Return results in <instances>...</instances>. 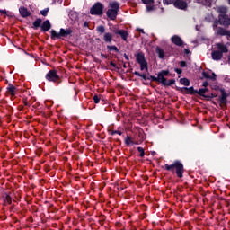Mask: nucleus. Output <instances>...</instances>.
<instances>
[{"mask_svg":"<svg viewBox=\"0 0 230 230\" xmlns=\"http://www.w3.org/2000/svg\"><path fill=\"white\" fill-rule=\"evenodd\" d=\"M164 4H172L174 0H163Z\"/></svg>","mask_w":230,"mask_h":230,"instance_id":"obj_32","label":"nucleus"},{"mask_svg":"<svg viewBox=\"0 0 230 230\" xmlns=\"http://www.w3.org/2000/svg\"><path fill=\"white\" fill-rule=\"evenodd\" d=\"M227 97H228L227 93H226V91H221V96L219 98L220 103H222L223 105H226L227 103Z\"/></svg>","mask_w":230,"mask_h":230,"instance_id":"obj_13","label":"nucleus"},{"mask_svg":"<svg viewBox=\"0 0 230 230\" xmlns=\"http://www.w3.org/2000/svg\"><path fill=\"white\" fill-rule=\"evenodd\" d=\"M172 42H173V44L176 46H183V40L178 35L172 37Z\"/></svg>","mask_w":230,"mask_h":230,"instance_id":"obj_12","label":"nucleus"},{"mask_svg":"<svg viewBox=\"0 0 230 230\" xmlns=\"http://www.w3.org/2000/svg\"><path fill=\"white\" fill-rule=\"evenodd\" d=\"M138 152H140V157H144L145 155V150L142 148V146L137 147Z\"/></svg>","mask_w":230,"mask_h":230,"instance_id":"obj_30","label":"nucleus"},{"mask_svg":"<svg viewBox=\"0 0 230 230\" xmlns=\"http://www.w3.org/2000/svg\"><path fill=\"white\" fill-rule=\"evenodd\" d=\"M49 12V7H47V9H42L40 11V13H41V15H43V17H47Z\"/></svg>","mask_w":230,"mask_h":230,"instance_id":"obj_27","label":"nucleus"},{"mask_svg":"<svg viewBox=\"0 0 230 230\" xmlns=\"http://www.w3.org/2000/svg\"><path fill=\"white\" fill-rule=\"evenodd\" d=\"M203 76H205V78H210L211 80H216L217 78V75L215 73H212V76L208 73H203Z\"/></svg>","mask_w":230,"mask_h":230,"instance_id":"obj_23","label":"nucleus"},{"mask_svg":"<svg viewBox=\"0 0 230 230\" xmlns=\"http://www.w3.org/2000/svg\"><path fill=\"white\" fill-rule=\"evenodd\" d=\"M180 66H181V67H186V62H181V63H180Z\"/></svg>","mask_w":230,"mask_h":230,"instance_id":"obj_39","label":"nucleus"},{"mask_svg":"<svg viewBox=\"0 0 230 230\" xmlns=\"http://www.w3.org/2000/svg\"><path fill=\"white\" fill-rule=\"evenodd\" d=\"M142 33H144V30H141Z\"/></svg>","mask_w":230,"mask_h":230,"instance_id":"obj_50","label":"nucleus"},{"mask_svg":"<svg viewBox=\"0 0 230 230\" xmlns=\"http://www.w3.org/2000/svg\"><path fill=\"white\" fill-rule=\"evenodd\" d=\"M142 3H144V4H153L154 0H142Z\"/></svg>","mask_w":230,"mask_h":230,"instance_id":"obj_33","label":"nucleus"},{"mask_svg":"<svg viewBox=\"0 0 230 230\" xmlns=\"http://www.w3.org/2000/svg\"><path fill=\"white\" fill-rule=\"evenodd\" d=\"M216 46L217 49L212 51L211 58L213 60L219 61L222 60L224 53H228L229 49L225 44H216Z\"/></svg>","mask_w":230,"mask_h":230,"instance_id":"obj_1","label":"nucleus"},{"mask_svg":"<svg viewBox=\"0 0 230 230\" xmlns=\"http://www.w3.org/2000/svg\"><path fill=\"white\" fill-rule=\"evenodd\" d=\"M185 90L188 93H190V94H194L195 93H197V91H195L194 87H189V89L186 87Z\"/></svg>","mask_w":230,"mask_h":230,"instance_id":"obj_29","label":"nucleus"},{"mask_svg":"<svg viewBox=\"0 0 230 230\" xmlns=\"http://www.w3.org/2000/svg\"><path fill=\"white\" fill-rule=\"evenodd\" d=\"M180 84H181V85H185V91H187L186 87L188 89V86L190 85V82L188 78H181L180 79Z\"/></svg>","mask_w":230,"mask_h":230,"instance_id":"obj_20","label":"nucleus"},{"mask_svg":"<svg viewBox=\"0 0 230 230\" xmlns=\"http://www.w3.org/2000/svg\"><path fill=\"white\" fill-rule=\"evenodd\" d=\"M137 62L140 65L141 71H148V65L145 58V55L143 53H138L136 55Z\"/></svg>","mask_w":230,"mask_h":230,"instance_id":"obj_6","label":"nucleus"},{"mask_svg":"<svg viewBox=\"0 0 230 230\" xmlns=\"http://www.w3.org/2000/svg\"><path fill=\"white\" fill-rule=\"evenodd\" d=\"M199 4H204V6H211L212 0H197Z\"/></svg>","mask_w":230,"mask_h":230,"instance_id":"obj_19","label":"nucleus"},{"mask_svg":"<svg viewBox=\"0 0 230 230\" xmlns=\"http://www.w3.org/2000/svg\"><path fill=\"white\" fill-rule=\"evenodd\" d=\"M217 12H218L220 15H225V13H227V7H225V5H219V7H217Z\"/></svg>","mask_w":230,"mask_h":230,"instance_id":"obj_17","label":"nucleus"},{"mask_svg":"<svg viewBox=\"0 0 230 230\" xmlns=\"http://www.w3.org/2000/svg\"><path fill=\"white\" fill-rule=\"evenodd\" d=\"M6 200H7V202H9V203H11V202H12V199H11V197H10L9 195H7V197H6Z\"/></svg>","mask_w":230,"mask_h":230,"instance_id":"obj_38","label":"nucleus"},{"mask_svg":"<svg viewBox=\"0 0 230 230\" xmlns=\"http://www.w3.org/2000/svg\"><path fill=\"white\" fill-rule=\"evenodd\" d=\"M134 75H136V76H141L140 73H138L137 71H135Z\"/></svg>","mask_w":230,"mask_h":230,"instance_id":"obj_41","label":"nucleus"},{"mask_svg":"<svg viewBox=\"0 0 230 230\" xmlns=\"http://www.w3.org/2000/svg\"><path fill=\"white\" fill-rule=\"evenodd\" d=\"M17 92L16 87H14V85H12V84H9L8 87H7V93H9V94H11V96H15Z\"/></svg>","mask_w":230,"mask_h":230,"instance_id":"obj_16","label":"nucleus"},{"mask_svg":"<svg viewBox=\"0 0 230 230\" xmlns=\"http://www.w3.org/2000/svg\"><path fill=\"white\" fill-rule=\"evenodd\" d=\"M141 78H144V80H146V75H141Z\"/></svg>","mask_w":230,"mask_h":230,"instance_id":"obj_44","label":"nucleus"},{"mask_svg":"<svg viewBox=\"0 0 230 230\" xmlns=\"http://www.w3.org/2000/svg\"><path fill=\"white\" fill-rule=\"evenodd\" d=\"M97 31H99V33H105V27L104 26H99L97 28Z\"/></svg>","mask_w":230,"mask_h":230,"instance_id":"obj_31","label":"nucleus"},{"mask_svg":"<svg viewBox=\"0 0 230 230\" xmlns=\"http://www.w3.org/2000/svg\"><path fill=\"white\" fill-rule=\"evenodd\" d=\"M93 102H94V103H100L99 96H97V95L93 96Z\"/></svg>","mask_w":230,"mask_h":230,"instance_id":"obj_34","label":"nucleus"},{"mask_svg":"<svg viewBox=\"0 0 230 230\" xmlns=\"http://www.w3.org/2000/svg\"><path fill=\"white\" fill-rule=\"evenodd\" d=\"M1 13H6V11H4L3 9V11H1Z\"/></svg>","mask_w":230,"mask_h":230,"instance_id":"obj_47","label":"nucleus"},{"mask_svg":"<svg viewBox=\"0 0 230 230\" xmlns=\"http://www.w3.org/2000/svg\"><path fill=\"white\" fill-rule=\"evenodd\" d=\"M107 48H108V49L110 50V51H116L117 53H119V49H118V48H117V46H107Z\"/></svg>","mask_w":230,"mask_h":230,"instance_id":"obj_28","label":"nucleus"},{"mask_svg":"<svg viewBox=\"0 0 230 230\" xmlns=\"http://www.w3.org/2000/svg\"><path fill=\"white\" fill-rule=\"evenodd\" d=\"M104 5L102 2H95L90 9L91 15H103Z\"/></svg>","mask_w":230,"mask_h":230,"instance_id":"obj_5","label":"nucleus"},{"mask_svg":"<svg viewBox=\"0 0 230 230\" xmlns=\"http://www.w3.org/2000/svg\"><path fill=\"white\" fill-rule=\"evenodd\" d=\"M228 4L230 5V0H228Z\"/></svg>","mask_w":230,"mask_h":230,"instance_id":"obj_49","label":"nucleus"},{"mask_svg":"<svg viewBox=\"0 0 230 230\" xmlns=\"http://www.w3.org/2000/svg\"><path fill=\"white\" fill-rule=\"evenodd\" d=\"M19 12L22 17H30L31 15L30 11H28L27 7H20Z\"/></svg>","mask_w":230,"mask_h":230,"instance_id":"obj_14","label":"nucleus"},{"mask_svg":"<svg viewBox=\"0 0 230 230\" xmlns=\"http://www.w3.org/2000/svg\"><path fill=\"white\" fill-rule=\"evenodd\" d=\"M72 30H64L61 28L59 33H58L55 30L51 31V37L52 39H59L60 37H68L71 35Z\"/></svg>","mask_w":230,"mask_h":230,"instance_id":"obj_7","label":"nucleus"},{"mask_svg":"<svg viewBox=\"0 0 230 230\" xmlns=\"http://www.w3.org/2000/svg\"><path fill=\"white\" fill-rule=\"evenodd\" d=\"M157 54L159 56V58H164V53L161 48L156 49Z\"/></svg>","mask_w":230,"mask_h":230,"instance_id":"obj_25","label":"nucleus"},{"mask_svg":"<svg viewBox=\"0 0 230 230\" xmlns=\"http://www.w3.org/2000/svg\"><path fill=\"white\" fill-rule=\"evenodd\" d=\"M42 24V21L41 19H37L36 21H34L33 22V26L34 28L37 30L38 28H40V26H41Z\"/></svg>","mask_w":230,"mask_h":230,"instance_id":"obj_22","label":"nucleus"},{"mask_svg":"<svg viewBox=\"0 0 230 230\" xmlns=\"http://www.w3.org/2000/svg\"><path fill=\"white\" fill-rule=\"evenodd\" d=\"M126 145H133V139L129 136H128L125 139Z\"/></svg>","mask_w":230,"mask_h":230,"instance_id":"obj_26","label":"nucleus"},{"mask_svg":"<svg viewBox=\"0 0 230 230\" xmlns=\"http://www.w3.org/2000/svg\"><path fill=\"white\" fill-rule=\"evenodd\" d=\"M168 75L169 71H161V73H159L158 76L155 78V80L156 82H160V84H162L163 85H172L173 84H175V80L167 81L165 76H168Z\"/></svg>","mask_w":230,"mask_h":230,"instance_id":"obj_4","label":"nucleus"},{"mask_svg":"<svg viewBox=\"0 0 230 230\" xmlns=\"http://www.w3.org/2000/svg\"><path fill=\"white\" fill-rule=\"evenodd\" d=\"M42 31H49L51 29V24L49 21H44V22L40 26Z\"/></svg>","mask_w":230,"mask_h":230,"instance_id":"obj_15","label":"nucleus"},{"mask_svg":"<svg viewBox=\"0 0 230 230\" xmlns=\"http://www.w3.org/2000/svg\"><path fill=\"white\" fill-rule=\"evenodd\" d=\"M115 35H119L123 40L127 41V38L128 37V31L125 30H114Z\"/></svg>","mask_w":230,"mask_h":230,"instance_id":"obj_11","label":"nucleus"},{"mask_svg":"<svg viewBox=\"0 0 230 230\" xmlns=\"http://www.w3.org/2000/svg\"><path fill=\"white\" fill-rule=\"evenodd\" d=\"M114 134H119V136H121L122 132L119 131V130H113V131L111 132V135L114 136Z\"/></svg>","mask_w":230,"mask_h":230,"instance_id":"obj_35","label":"nucleus"},{"mask_svg":"<svg viewBox=\"0 0 230 230\" xmlns=\"http://www.w3.org/2000/svg\"><path fill=\"white\" fill-rule=\"evenodd\" d=\"M184 52H185L186 54L190 53L189 49H184Z\"/></svg>","mask_w":230,"mask_h":230,"instance_id":"obj_46","label":"nucleus"},{"mask_svg":"<svg viewBox=\"0 0 230 230\" xmlns=\"http://www.w3.org/2000/svg\"><path fill=\"white\" fill-rule=\"evenodd\" d=\"M209 85L208 82H203V87L204 89H208V86Z\"/></svg>","mask_w":230,"mask_h":230,"instance_id":"obj_36","label":"nucleus"},{"mask_svg":"<svg viewBox=\"0 0 230 230\" xmlns=\"http://www.w3.org/2000/svg\"><path fill=\"white\" fill-rule=\"evenodd\" d=\"M174 71H176V73H178V75H181V73H182L181 69H174Z\"/></svg>","mask_w":230,"mask_h":230,"instance_id":"obj_40","label":"nucleus"},{"mask_svg":"<svg viewBox=\"0 0 230 230\" xmlns=\"http://www.w3.org/2000/svg\"><path fill=\"white\" fill-rule=\"evenodd\" d=\"M103 40L105 42H112V33H104Z\"/></svg>","mask_w":230,"mask_h":230,"instance_id":"obj_21","label":"nucleus"},{"mask_svg":"<svg viewBox=\"0 0 230 230\" xmlns=\"http://www.w3.org/2000/svg\"><path fill=\"white\" fill-rule=\"evenodd\" d=\"M101 57H102V58H107V57H105V55H103V53H102Z\"/></svg>","mask_w":230,"mask_h":230,"instance_id":"obj_45","label":"nucleus"},{"mask_svg":"<svg viewBox=\"0 0 230 230\" xmlns=\"http://www.w3.org/2000/svg\"><path fill=\"white\" fill-rule=\"evenodd\" d=\"M124 58H126V60H129L128 55L125 54V55H124Z\"/></svg>","mask_w":230,"mask_h":230,"instance_id":"obj_43","label":"nucleus"},{"mask_svg":"<svg viewBox=\"0 0 230 230\" xmlns=\"http://www.w3.org/2000/svg\"><path fill=\"white\" fill-rule=\"evenodd\" d=\"M228 63L230 64V55H229V57H228Z\"/></svg>","mask_w":230,"mask_h":230,"instance_id":"obj_48","label":"nucleus"},{"mask_svg":"<svg viewBox=\"0 0 230 230\" xmlns=\"http://www.w3.org/2000/svg\"><path fill=\"white\" fill-rule=\"evenodd\" d=\"M46 80L49 82H58L60 76H58L57 71H49L46 75Z\"/></svg>","mask_w":230,"mask_h":230,"instance_id":"obj_8","label":"nucleus"},{"mask_svg":"<svg viewBox=\"0 0 230 230\" xmlns=\"http://www.w3.org/2000/svg\"><path fill=\"white\" fill-rule=\"evenodd\" d=\"M217 33V35H226L227 37H230V31L224 30V28H218Z\"/></svg>","mask_w":230,"mask_h":230,"instance_id":"obj_18","label":"nucleus"},{"mask_svg":"<svg viewBox=\"0 0 230 230\" xmlns=\"http://www.w3.org/2000/svg\"><path fill=\"white\" fill-rule=\"evenodd\" d=\"M208 91V89H199V91H196L197 94H199V96H205L206 93Z\"/></svg>","mask_w":230,"mask_h":230,"instance_id":"obj_24","label":"nucleus"},{"mask_svg":"<svg viewBox=\"0 0 230 230\" xmlns=\"http://www.w3.org/2000/svg\"><path fill=\"white\" fill-rule=\"evenodd\" d=\"M109 9L107 10V17L111 21H116L118 17V12H119V2H110Z\"/></svg>","mask_w":230,"mask_h":230,"instance_id":"obj_2","label":"nucleus"},{"mask_svg":"<svg viewBox=\"0 0 230 230\" xmlns=\"http://www.w3.org/2000/svg\"><path fill=\"white\" fill-rule=\"evenodd\" d=\"M217 22H214L213 28H217Z\"/></svg>","mask_w":230,"mask_h":230,"instance_id":"obj_42","label":"nucleus"},{"mask_svg":"<svg viewBox=\"0 0 230 230\" xmlns=\"http://www.w3.org/2000/svg\"><path fill=\"white\" fill-rule=\"evenodd\" d=\"M219 23L222 24V26H230V18L226 13L219 15Z\"/></svg>","mask_w":230,"mask_h":230,"instance_id":"obj_10","label":"nucleus"},{"mask_svg":"<svg viewBox=\"0 0 230 230\" xmlns=\"http://www.w3.org/2000/svg\"><path fill=\"white\" fill-rule=\"evenodd\" d=\"M146 10L147 12H151V10H153L152 5H146Z\"/></svg>","mask_w":230,"mask_h":230,"instance_id":"obj_37","label":"nucleus"},{"mask_svg":"<svg viewBox=\"0 0 230 230\" xmlns=\"http://www.w3.org/2000/svg\"><path fill=\"white\" fill-rule=\"evenodd\" d=\"M188 6L187 2L185 0H175L174 1V7L179 8V10H186Z\"/></svg>","mask_w":230,"mask_h":230,"instance_id":"obj_9","label":"nucleus"},{"mask_svg":"<svg viewBox=\"0 0 230 230\" xmlns=\"http://www.w3.org/2000/svg\"><path fill=\"white\" fill-rule=\"evenodd\" d=\"M166 170H172L174 172V168H176V175L180 178L183 177L184 167L182 163L180 161H174L172 164H165Z\"/></svg>","mask_w":230,"mask_h":230,"instance_id":"obj_3","label":"nucleus"},{"mask_svg":"<svg viewBox=\"0 0 230 230\" xmlns=\"http://www.w3.org/2000/svg\"><path fill=\"white\" fill-rule=\"evenodd\" d=\"M111 66H115V64H111Z\"/></svg>","mask_w":230,"mask_h":230,"instance_id":"obj_51","label":"nucleus"}]
</instances>
